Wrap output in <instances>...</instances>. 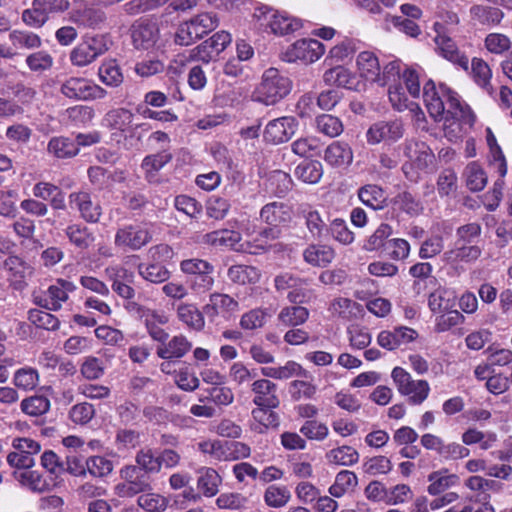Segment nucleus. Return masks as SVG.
<instances>
[{
    "mask_svg": "<svg viewBox=\"0 0 512 512\" xmlns=\"http://www.w3.org/2000/svg\"><path fill=\"white\" fill-rule=\"evenodd\" d=\"M471 18L482 25H497L504 17L503 12L496 7L473 5L470 8Z\"/></svg>",
    "mask_w": 512,
    "mask_h": 512,
    "instance_id": "43",
    "label": "nucleus"
},
{
    "mask_svg": "<svg viewBox=\"0 0 512 512\" xmlns=\"http://www.w3.org/2000/svg\"><path fill=\"white\" fill-rule=\"evenodd\" d=\"M393 204L397 209L410 216H416L423 210L420 200L408 191H403L396 195L393 199Z\"/></svg>",
    "mask_w": 512,
    "mask_h": 512,
    "instance_id": "53",
    "label": "nucleus"
},
{
    "mask_svg": "<svg viewBox=\"0 0 512 512\" xmlns=\"http://www.w3.org/2000/svg\"><path fill=\"white\" fill-rule=\"evenodd\" d=\"M192 348V343L182 334L175 335L157 347L156 354L164 360L180 359Z\"/></svg>",
    "mask_w": 512,
    "mask_h": 512,
    "instance_id": "22",
    "label": "nucleus"
},
{
    "mask_svg": "<svg viewBox=\"0 0 512 512\" xmlns=\"http://www.w3.org/2000/svg\"><path fill=\"white\" fill-rule=\"evenodd\" d=\"M131 37L135 48L150 49L156 44L159 38L158 26L151 20L140 19L133 24Z\"/></svg>",
    "mask_w": 512,
    "mask_h": 512,
    "instance_id": "18",
    "label": "nucleus"
},
{
    "mask_svg": "<svg viewBox=\"0 0 512 512\" xmlns=\"http://www.w3.org/2000/svg\"><path fill=\"white\" fill-rule=\"evenodd\" d=\"M240 310L239 302L228 294L212 293L209 296V302L204 305L203 311L207 316L213 318L221 316L229 320Z\"/></svg>",
    "mask_w": 512,
    "mask_h": 512,
    "instance_id": "17",
    "label": "nucleus"
},
{
    "mask_svg": "<svg viewBox=\"0 0 512 512\" xmlns=\"http://www.w3.org/2000/svg\"><path fill=\"white\" fill-rule=\"evenodd\" d=\"M200 476L197 480V487L206 497H213L219 491V486L222 482L220 475L217 471L210 467H205L200 470Z\"/></svg>",
    "mask_w": 512,
    "mask_h": 512,
    "instance_id": "38",
    "label": "nucleus"
},
{
    "mask_svg": "<svg viewBox=\"0 0 512 512\" xmlns=\"http://www.w3.org/2000/svg\"><path fill=\"white\" fill-rule=\"evenodd\" d=\"M76 290L73 282L59 278L45 292L33 295V302L46 310L58 311L69 299V294Z\"/></svg>",
    "mask_w": 512,
    "mask_h": 512,
    "instance_id": "8",
    "label": "nucleus"
},
{
    "mask_svg": "<svg viewBox=\"0 0 512 512\" xmlns=\"http://www.w3.org/2000/svg\"><path fill=\"white\" fill-rule=\"evenodd\" d=\"M433 28L436 32V36L434 38L436 52L451 63L467 70L469 59L458 49L456 43L450 37V34H446L445 25L435 22Z\"/></svg>",
    "mask_w": 512,
    "mask_h": 512,
    "instance_id": "12",
    "label": "nucleus"
},
{
    "mask_svg": "<svg viewBox=\"0 0 512 512\" xmlns=\"http://www.w3.org/2000/svg\"><path fill=\"white\" fill-rule=\"evenodd\" d=\"M300 215L305 219V225L314 239H322L328 235V225L318 210L309 205H302Z\"/></svg>",
    "mask_w": 512,
    "mask_h": 512,
    "instance_id": "26",
    "label": "nucleus"
},
{
    "mask_svg": "<svg viewBox=\"0 0 512 512\" xmlns=\"http://www.w3.org/2000/svg\"><path fill=\"white\" fill-rule=\"evenodd\" d=\"M430 482L427 491L430 495H439L451 487L458 485L460 478L458 475L449 473L447 469L434 471L428 475Z\"/></svg>",
    "mask_w": 512,
    "mask_h": 512,
    "instance_id": "29",
    "label": "nucleus"
},
{
    "mask_svg": "<svg viewBox=\"0 0 512 512\" xmlns=\"http://www.w3.org/2000/svg\"><path fill=\"white\" fill-rule=\"evenodd\" d=\"M291 494L287 487L270 485L264 493V501L269 507L280 508L290 500Z\"/></svg>",
    "mask_w": 512,
    "mask_h": 512,
    "instance_id": "58",
    "label": "nucleus"
},
{
    "mask_svg": "<svg viewBox=\"0 0 512 512\" xmlns=\"http://www.w3.org/2000/svg\"><path fill=\"white\" fill-rule=\"evenodd\" d=\"M240 240V233L228 229L212 231L210 233L205 234L203 237V241L206 244L216 247H228L234 250L245 251L247 247H244L243 245H240V247L237 246Z\"/></svg>",
    "mask_w": 512,
    "mask_h": 512,
    "instance_id": "25",
    "label": "nucleus"
},
{
    "mask_svg": "<svg viewBox=\"0 0 512 512\" xmlns=\"http://www.w3.org/2000/svg\"><path fill=\"white\" fill-rule=\"evenodd\" d=\"M173 159V154L168 149H162L156 153L146 155L140 164L144 178L149 183L159 181V172Z\"/></svg>",
    "mask_w": 512,
    "mask_h": 512,
    "instance_id": "20",
    "label": "nucleus"
},
{
    "mask_svg": "<svg viewBox=\"0 0 512 512\" xmlns=\"http://www.w3.org/2000/svg\"><path fill=\"white\" fill-rule=\"evenodd\" d=\"M487 183L484 170L475 162L470 163L466 169V185L471 191H481Z\"/></svg>",
    "mask_w": 512,
    "mask_h": 512,
    "instance_id": "64",
    "label": "nucleus"
},
{
    "mask_svg": "<svg viewBox=\"0 0 512 512\" xmlns=\"http://www.w3.org/2000/svg\"><path fill=\"white\" fill-rule=\"evenodd\" d=\"M405 129L402 120H379L373 123L366 132V140L370 145L381 142L393 144L404 135Z\"/></svg>",
    "mask_w": 512,
    "mask_h": 512,
    "instance_id": "13",
    "label": "nucleus"
},
{
    "mask_svg": "<svg viewBox=\"0 0 512 512\" xmlns=\"http://www.w3.org/2000/svg\"><path fill=\"white\" fill-rule=\"evenodd\" d=\"M107 364V359L95 356H87L84 358L81 364L80 372L82 376L87 380H97L104 375Z\"/></svg>",
    "mask_w": 512,
    "mask_h": 512,
    "instance_id": "48",
    "label": "nucleus"
},
{
    "mask_svg": "<svg viewBox=\"0 0 512 512\" xmlns=\"http://www.w3.org/2000/svg\"><path fill=\"white\" fill-rule=\"evenodd\" d=\"M329 463L342 466H352L359 460V453L351 446H341L326 454Z\"/></svg>",
    "mask_w": 512,
    "mask_h": 512,
    "instance_id": "50",
    "label": "nucleus"
},
{
    "mask_svg": "<svg viewBox=\"0 0 512 512\" xmlns=\"http://www.w3.org/2000/svg\"><path fill=\"white\" fill-rule=\"evenodd\" d=\"M51 310L30 309L28 311V320L37 328L47 331H56L60 327V320L53 314Z\"/></svg>",
    "mask_w": 512,
    "mask_h": 512,
    "instance_id": "45",
    "label": "nucleus"
},
{
    "mask_svg": "<svg viewBox=\"0 0 512 512\" xmlns=\"http://www.w3.org/2000/svg\"><path fill=\"white\" fill-rule=\"evenodd\" d=\"M317 131L329 136L336 137L343 131L341 120L330 114H322L316 118Z\"/></svg>",
    "mask_w": 512,
    "mask_h": 512,
    "instance_id": "59",
    "label": "nucleus"
},
{
    "mask_svg": "<svg viewBox=\"0 0 512 512\" xmlns=\"http://www.w3.org/2000/svg\"><path fill=\"white\" fill-rule=\"evenodd\" d=\"M69 243L78 249L86 250L95 241V235L90 228L81 223L69 224L65 229Z\"/></svg>",
    "mask_w": 512,
    "mask_h": 512,
    "instance_id": "30",
    "label": "nucleus"
},
{
    "mask_svg": "<svg viewBox=\"0 0 512 512\" xmlns=\"http://www.w3.org/2000/svg\"><path fill=\"white\" fill-rule=\"evenodd\" d=\"M323 80L328 85H337L350 90H356L358 84L355 75L341 65L325 71Z\"/></svg>",
    "mask_w": 512,
    "mask_h": 512,
    "instance_id": "33",
    "label": "nucleus"
},
{
    "mask_svg": "<svg viewBox=\"0 0 512 512\" xmlns=\"http://www.w3.org/2000/svg\"><path fill=\"white\" fill-rule=\"evenodd\" d=\"M25 63L32 72L41 73L52 68L54 59L49 52L40 50L29 54Z\"/></svg>",
    "mask_w": 512,
    "mask_h": 512,
    "instance_id": "57",
    "label": "nucleus"
},
{
    "mask_svg": "<svg viewBox=\"0 0 512 512\" xmlns=\"http://www.w3.org/2000/svg\"><path fill=\"white\" fill-rule=\"evenodd\" d=\"M260 218L269 225L278 226L290 220L289 207L282 202H271L262 207Z\"/></svg>",
    "mask_w": 512,
    "mask_h": 512,
    "instance_id": "34",
    "label": "nucleus"
},
{
    "mask_svg": "<svg viewBox=\"0 0 512 512\" xmlns=\"http://www.w3.org/2000/svg\"><path fill=\"white\" fill-rule=\"evenodd\" d=\"M325 53L324 45L316 39H300L290 45L283 54L287 62L313 63Z\"/></svg>",
    "mask_w": 512,
    "mask_h": 512,
    "instance_id": "15",
    "label": "nucleus"
},
{
    "mask_svg": "<svg viewBox=\"0 0 512 512\" xmlns=\"http://www.w3.org/2000/svg\"><path fill=\"white\" fill-rule=\"evenodd\" d=\"M270 190L278 197L285 196L293 186L291 176L283 171H273L269 177Z\"/></svg>",
    "mask_w": 512,
    "mask_h": 512,
    "instance_id": "60",
    "label": "nucleus"
},
{
    "mask_svg": "<svg viewBox=\"0 0 512 512\" xmlns=\"http://www.w3.org/2000/svg\"><path fill=\"white\" fill-rule=\"evenodd\" d=\"M105 120L114 129L125 131L133 121V113L125 108H117L105 115Z\"/></svg>",
    "mask_w": 512,
    "mask_h": 512,
    "instance_id": "61",
    "label": "nucleus"
},
{
    "mask_svg": "<svg viewBox=\"0 0 512 512\" xmlns=\"http://www.w3.org/2000/svg\"><path fill=\"white\" fill-rule=\"evenodd\" d=\"M298 123L294 117L283 116L269 121L263 137L266 142L281 144L287 142L296 132Z\"/></svg>",
    "mask_w": 512,
    "mask_h": 512,
    "instance_id": "16",
    "label": "nucleus"
},
{
    "mask_svg": "<svg viewBox=\"0 0 512 512\" xmlns=\"http://www.w3.org/2000/svg\"><path fill=\"white\" fill-rule=\"evenodd\" d=\"M180 270L190 276L189 286L196 293H205L214 285V266L206 260L185 259L180 262Z\"/></svg>",
    "mask_w": 512,
    "mask_h": 512,
    "instance_id": "5",
    "label": "nucleus"
},
{
    "mask_svg": "<svg viewBox=\"0 0 512 512\" xmlns=\"http://www.w3.org/2000/svg\"><path fill=\"white\" fill-rule=\"evenodd\" d=\"M13 384L20 390L32 391L39 384L37 369L29 366L17 369L13 375Z\"/></svg>",
    "mask_w": 512,
    "mask_h": 512,
    "instance_id": "47",
    "label": "nucleus"
},
{
    "mask_svg": "<svg viewBox=\"0 0 512 512\" xmlns=\"http://www.w3.org/2000/svg\"><path fill=\"white\" fill-rule=\"evenodd\" d=\"M138 505L147 512H163L168 506V500L157 493H144L138 497Z\"/></svg>",
    "mask_w": 512,
    "mask_h": 512,
    "instance_id": "63",
    "label": "nucleus"
},
{
    "mask_svg": "<svg viewBox=\"0 0 512 512\" xmlns=\"http://www.w3.org/2000/svg\"><path fill=\"white\" fill-rule=\"evenodd\" d=\"M388 97L392 107L399 112L407 109L410 111L420 110L418 104L409 101L401 83L389 87Z\"/></svg>",
    "mask_w": 512,
    "mask_h": 512,
    "instance_id": "51",
    "label": "nucleus"
},
{
    "mask_svg": "<svg viewBox=\"0 0 512 512\" xmlns=\"http://www.w3.org/2000/svg\"><path fill=\"white\" fill-rule=\"evenodd\" d=\"M60 92L72 100H94L105 97L106 90L84 77H69L60 87Z\"/></svg>",
    "mask_w": 512,
    "mask_h": 512,
    "instance_id": "9",
    "label": "nucleus"
},
{
    "mask_svg": "<svg viewBox=\"0 0 512 512\" xmlns=\"http://www.w3.org/2000/svg\"><path fill=\"white\" fill-rule=\"evenodd\" d=\"M98 75L107 86L117 87L123 82V75L116 60L103 61L98 69Z\"/></svg>",
    "mask_w": 512,
    "mask_h": 512,
    "instance_id": "49",
    "label": "nucleus"
},
{
    "mask_svg": "<svg viewBox=\"0 0 512 512\" xmlns=\"http://www.w3.org/2000/svg\"><path fill=\"white\" fill-rule=\"evenodd\" d=\"M391 377L398 392L408 397V401L411 404L419 405L427 399L430 386L426 380H414L409 372L398 366L393 368Z\"/></svg>",
    "mask_w": 512,
    "mask_h": 512,
    "instance_id": "6",
    "label": "nucleus"
},
{
    "mask_svg": "<svg viewBox=\"0 0 512 512\" xmlns=\"http://www.w3.org/2000/svg\"><path fill=\"white\" fill-rule=\"evenodd\" d=\"M229 280L235 284H254L259 281L260 271L249 265H233L227 271Z\"/></svg>",
    "mask_w": 512,
    "mask_h": 512,
    "instance_id": "41",
    "label": "nucleus"
},
{
    "mask_svg": "<svg viewBox=\"0 0 512 512\" xmlns=\"http://www.w3.org/2000/svg\"><path fill=\"white\" fill-rule=\"evenodd\" d=\"M232 41L231 34L227 31H218L213 34L209 39L203 41L196 47L189 50L186 57V63L201 62L209 64L230 45Z\"/></svg>",
    "mask_w": 512,
    "mask_h": 512,
    "instance_id": "4",
    "label": "nucleus"
},
{
    "mask_svg": "<svg viewBox=\"0 0 512 512\" xmlns=\"http://www.w3.org/2000/svg\"><path fill=\"white\" fill-rule=\"evenodd\" d=\"M47 152L55 158L67 159L76 156L79 149L74 139L66 136H55L48 141Z\"/></svg>",
    "mask_w": 512,
    "mask_h": 512,
    "instance_id": "31",
    "label": "nucleus"
},
{
    "mask_svg": "<svg viewBox=\"0 0 512 512\" xmlns=\"http://www.w3.org/2000/svg\"><path fill=\"white\" fill-rule=\"evenodd\" d=\"M482 250L476 244L455 243V247L447 250L442 255V261L446 264L459 262H473L481 256Z\"/></svg>",
    "mask_w": 512,
    "mask_h": 512,
    "instance_id": "24",
    "label": "nucleus"
},
{
    "mask_svg": "<svg viewBox=\"0 0 512 512\" xmlns=\"http://www.w3.org/2000/svg\"><path fill=\"white\" fill-rule=\"evenodd\" d=\"M358 484L356 474L349 470L337 473L334 483L329 487V493L336 498L342 497L346 492L353 490Z\"/></svg>",
    "mask_w": 512,
    "mask_h": 512,
    "instance_id": "44",
    "label": "nucleus"
},
{
    "mask_svg": "<svg viewBox=\"0 0 512 512\" xmlns=\"http://www.w3.org/2000/svg\"><path fill=\"white\" fill-rule=\"evenodd\" d=\"M292 89V81L275 68L267 69L253 93V100L264 105H274L285 98Z\"/></svg>",
    "mask_w": 512,
    "mask_h": 512,
    "instance_id": "2",
    "label": "nucleus"
},
{
    "mask_svg": "<svg viewBox=\"0 0 512 512\" xmlns=\"http://www.w3.org/2000/svg\"><path fill=\"white\" fill-rule=\"evenodd\" d=\"M291 150L300 157H313L320 153V142L315 137H301L291 143Z\"/></svg>",
    "mask_w": 512,
    "mask_h": 512,
    "instance_id": "56",
    "label": "nucleus"
},
{
    "mask_svg": "<svg viewBox=\"0 0 512 512\" xmlns=\"http://www.w3.org/2000/svg\"><path fill=\"white\" fill-rule=\"evenodd\" d=\"M404 154L419 170H425L430 167L435 159L430 147L426 143L416 140L405 142Z\"/></svg>",
    "mask_w": 512,
    "mask_h": 512,
    "instance_id": "21",
    "label": "nucleus"
},
{
    "mask_svg": "<svg viewBox=\"0 0 512 512\" xmlns=\"http://www.w3.org/2000/svg\"><path fill=\"white\" fill-rule=\"evenodd\" d=\"M402 74L401 62L393 60L386 64L382 70L380 69L379 79L375 83L381 87L386 85L390 87L400 83Z\"/></svg>",
    "mask_w": 512,
    "mask_h": 512,
    "instance_id": "54",
    "label": "nucleus"
},
{
    "mask_svg": "<svg viewBox=\"0 0 512 512\" xmlns=\"http://www.w3.org/2000/svg\"><path fill=\"white\" fill-rule=\"evenodd\" d=\"M107 50V40L103 35L87 36L71 50L69 60L73 66L85 67Z\"/></svg>",
    "mask_w": 512,
    "mask_h": 512,
    "instance_id": "7",
    "label": "nucleus"
},
{
    "mask_svg": "<svg viewBox=\"0 0 512 512\" xmlns=\"http://www.w3.org/2000/svg\"><path fill=\"white\" fill-rule=\"evenodd\" d=\"M273 408L257 406L252 410V418L255 423L251 425V429L257 433H264L268 428L277 427L279 425V417L277 413L272 411Z\"/></svg>",
    "mask_w": 512,
    "mask_h": 512,
    "instance_id": "37",
    "label": "nucleus"
},
{
    "mask_svg": "<svg viewBox=\"0 0 512 512\" xmlns=\"http://www.w3.org/2000/svg\"><path fill=\"white\" fill-rule=\"evenodd\" d=\"M198 450L216 461H227L228 441L204 440L197 444Z\"/></svg>",
    "mask_w": 512,
    "mask_h": 512,
    "instance_id": "52",
    "label": "nucleus"
},
{
    "mask_svg": "<svg viewBox=\"0 0 512 512\" xmlns=\"http://www.w3.org/2000/svg\"><path fill=\"white\" fill-rule=\"evenodd\" d=\"M50 400L43 395H33L23 399L20 403L21 411L32 417L46 414L50 410Z\"/></svg>",
    "mask_w": 512,
    "mask_h": 512,
    "instance_id": "46",
    "label": "nucleus"
},
{
    "mask_svg": "<svg viewBox=\"0 0 512 512\" xmlns=\"http://www.w3.org/2000/svg\"><path fill=\"white\" fill-rule=\"evenodd\" d=\"M360 77L368 82L375 83L379 79L380 63L377 56L371 51H362L356 59Z\"/></svg>",
    "mask_w": 512,
    "mask_h": 512,
    "instance_id": "28",
    "label": "nucleus"
},
{
    "mask_svg": "<svg viewBox=\"0 0 512 512\" xmlns=\"http://www.w3.org/2000/svg\"><path fill=\"white\" fill-rule=\"evenodd\" d=\"M68 0H33L31 8L22 12L23 22L33 28L42 27L51 12H62L69 8Z\"/></svg>",
    "mask_w": 512,
    "mask_h": 512,
    "instance_id": "10",
    "label": "nucleus"
},
{
    "mask_svg": "<svg viewBox=\"0 0 512 512\" xmlns=\"http://www.w3.org/2000/svg\"><path fill=\"white\" fill-rule=\"evenodd\" d=\"M309 310L302 305H291L283 307L277 319L281 325L296 327L304 324L309 318Z\"/></svg>",
    "mask_w": 512,
    "mask_h": 512,
    "instance_id": "36",
    "label": "nucleus"
},
{
    "mask_svg": "<svg viewBox=\"0 0 512 512\" xmlns=\"http://www.w3.org/2000/svg\"><path fill=\"white\" fill-rule=\"evenodd\" d=\"M8 38L15 49L34 50L42 46L41 37L28 30H12L9 33Z\"/></svg>",
    "mask_w": 512,
    "mask_h": 512,
    "instance_id": "40",
    "label": "nucleus"
},
{
    "mask_svg": "<svg viewBox=\"0 0 512 512\" xmlns=\"http://www.w3.org/2000/svg\"><path fill=\"white\" fill-rule=\"evenodd\" d=\"M139 275L146 281L151 283H163L170 277V272L163 265L160 264H139Z\"/></svg>",
    "mask_w": 512,
    "mask_h": 512,
    "instance_id": "55",
    "label": "nucleus"
},
{
    "mask_svg": "<svg viewBox=\"0 0 512 512\" xmlns=\"http://www.w3.org/2000/svg\"><path fill=\"white\" fill-rule=\"evenodd\" d=\"M152 240V232L146 223L135 222L117 228L114 245L122 251H138Z\"/></svg>",
    "mask_w": 512,
    "mask_h": 512,
    "instance_id": "3",
    "label": "nucleus"
},
{
    "mask_svg": "<svg viewBox=\"0 0 512 512\" xmlns=\"http://www.w3.org/2000/svg\"><path fill=\"white\" fill-rule=\"evenodd\" d=\"M251 391L254 394L252 401L256 406L277 408L280 404L277 385L266 378L254 380L251 384Z\"/></svg>",
    "mask_w": 512,
    "mask_h": 512,
    "instance_id": "19",
    "label": "nucleus"
},
{
    "mask_svg": "<svg viewBox=\"0 0 512 512\" xmlns=\"http://www.w3.org/2000/svg\"><path fill=\"white\" fill-rule=\"evenodd\" d=\"M423 100L429 115L436 122H444V134L451 142L460 139L466 128L475 122L470 107L463 104L458 94L445 84L436 86L428 80L423 86Z\"/></svg>",
    "mask_w": 512,
    "mask_h": 512,
    "instance_id": "1",
    "label": "nucleus"
},
{
    "mask_svg": "<svg viewBox=\"0 0 512 512\" xmlns=\"http://www.w3.org/2000/svg\"><path fill=\"white\" fill-rule=\"evenodd\" d=\"M358 197L364 205L373 210H381L386 206V193L380 186L375 184L361 187L358 191Z\"/></svg>",
    "mask_w": 512,
    "mask_h": 512,
    "instance_id": "35",
    "label": "nucleus"
},
{
    "mask_svg": "<svg viewBox=\"0 0 512 512\" xmlns=\"http://www.w3.org/2000/svg\"><path fill=\"white\" fill-rule=\"evenodd\" d=\"M4 268L8 271L12 277L14 283L23 282L26 271L28 270V264L17 255H9L3 263Z\"/></svg>",
    "mask_w": 512,
    "mask_h": 512,
    "instance_id": "62",
    "label": "nucleus"
},
{
    "mask_svg": "<svg viewBox=\"0 0 512 512\" xmlns=\"http://www.w3.org/2000/svg\"><path fill=\"white\" fill-rule=\"evenodd\" d=\"M471 70L474 82L491 95L493 93L492 71L489 65L483 59L474 57L471 61Z\"/></svg>",
    "mask_w": 512,
    "mask_h": 512,
    "instance_id": "39",
    "label": "nucleus"
},
{
    "mask_svg": "<svg viewBox=\"0 0 512 512\" xmlns=\"http://www.w3.org/2000/svg\"><path fill=\"white\" fill-rule=\"evenodd\" d=\"M297 179L307 184H316L320 181L323 175V167L319 161H303L294 171Z\"/></svg>",
    "mask_w": 512,
    "mask_h": 512,
    "instance_id": "42",
    "label": "nucleus"
},
{
    "mask_svg": "<svg viewBox=\"0 0 512 512\" xmlns=\"http://www.w3.org/2000/svg\"><path fill=\"white\" fill-rule=\"evenodd\" d=\"M324 160L331 166H346L352 162L353 153L347 143L335 141L326 148Z\"/></svg>",
    "mask_w": 512,
    "mask_h": 512,
    "instance_id": "32",
    "label": "nucleus"
},
{
    "mask_svg": "<svg viewBox=\"0 0 512 512\" xmlns=\"http://www.w3.org/2000/svg\"><path fill=\"white\" fill-rule=\"evenodd\" d=\"M69 206L79 213L80 218L86 223L96 224L100 221L103 210L98 201L93 200L90 192L85 190L75 191L68 196Z\"/></svg>",
    "mask_w": 512,
    "mask_h": 512,
    "instance_id": "14",
    "label": "nucleus"
},
{
    "mask_svg": "<svg viewBox=\"0 0 512 512\" xmlns=\"http://www.w3.org/2000/svg\"><path fill=\"white\" fill-rule=\"evenodd\" d=\"M259 12L260 25L266 29L269 28L276 35H287L298 31L303 26L301 19L291 17L272 8L260 9Z\"/></svg>",
    "mask_w": 512,
    "mask_h": 512,
    "instance_id": "11",
    "label": "nucleus"
},
{
    "mask_svg": "<svg viewBox=\"0 0 512 512\" xmlns=\"http://www.w3.org/2000/svg\"><path fill=\"white\" fill-rule=\"evenodd\" d=\"M176 315L190 330L201 331L205 326L204 316L194 304L181 302L176 306Z\"/></svg>",
    "mask_w": 512,
    "mask_h": 512,
    "instance_id": "27",
    "label": "nucleus"
},
{
    "mask_svg": "<svg viewBox=\"0 0 512 512\" xmlns=\"http://www.w3.org/2000/svg\"><path fill=\"white\" fill-rule=\"evenodd\" d=\"M335 256V250L326 244H310L303 251L304 261L314 267H327Z\"/></svg>",
    "mask_w": 512,
    "mask_h": 512,
    "instance_id": "23",
    "label": "nucleus"
}]
</instances>
